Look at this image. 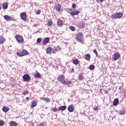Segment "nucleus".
<instances>
[{
	"mask_svg": "<svg viewBox=\"0 0 126 126\" xmlns=\"http://www.w3.org/2000/svg\"><path fill=\"white\" fill-rule=\"evenodd\" d=\"M1 9V7H0V10Z\"/></svg>",
	"mask_w": 126,
	"mask_h": 126,
	"instance_id": "obj_48",
	"label": "nucleus"
},
{
	"mask_svg": "<svg viewBox=\"0 0 126 126\" xmlns=\"http://www.w3.org/2000/svg\"><path fill=\"white\" fill-rule=\"evenodd\" d=\"M17 55L18 57H24V56L28 55V51L26 50H23L21 52H17Z\"/></svg>",
	"mask_w": 126,
	"mask_h": 126,
	"instance_id": "obj_4",
	"label": "nucleus"
},
{
	"mask_svg": "<svg viewBox=\"0 0 126 126\" xmlns=\"http://www.w3.org/2000/svg\"><path fill=\"white\" fill-rule=\"evenodd\" d=\"M2 7L3 9H7V7H8V5L7 4V3H4L2 5Z\"/></svg>",
	"mask_w": 126,
	"mask_h": 126,
	"instance_id": "obj_26",
	"label": "nucleus"
},
{
	"mask_svg": "<svg viewBox=\"0 0 126 126\" xmlns=\"http://www.w3.org/2000/svg\"><path fill=\"white\" fill-rule=\"evenodd\" d=\"M67 110L70 112V113H72V112L74 111V107L73 106V104L70 105L68 107Z\"/></svg>",
	"mask_w": 126,
	"mask_h": 126,
	"instance_id": "obj_8",
	"label": "nucleus"
},
{
	"mask_svg": "<svg viewBox=\"0 0 126 126\" xmlns=\"http://www.w3.org/2000/svg\"><path fill=\"white\" fill-rule=\"evenodd\" d=\"M99 1H100V2H103V1H104V0H99Z\"/></svg>",
	"mask_w": 126,
	"mask_h": 126,
	"instance_id": "obj_42",
	"label": "nucleus"
},
{
	"mask_svg": "<svg viewBox=\"0 0 126 126\" xmlns=\"http://www.w3.org/2000/svg\"><path fill=\"white\" fill-rule=\"evenodd\" d=\"M123 13L121 12H118L112 16L113 19H117V18H122L123 17Z\"/></svg>",
	"mask_w": 126,
	"mask_h": 126,
	"instance_id": "obj_3",
	"label": "nucleus"
},
{
	"mask_svg": "<svg viewBox=\"0 0 126 126\" xmlns=\"http://www.w3.org/2000/svg\"><path fill=\"white\" fill-rule=\"evenodd\" d=\"M78 26L79 28H83L85 27V24H84V23H80L78 24Z\"/></svg>",
	"mask_w": 126,
	"mask_h": 126,
	"instance_id": "obj_25",
	"label": "nucleus"
},
{
	"mask_svg": "<svg viewBox=\"0 0 126 126\" xmlns=\"http://www.w3.org/2000/svg\"><path fill=\"white\" fill-rule=\"evenodd\" d=\"M34 77L36 78H40L41 74H40V73H37V74H34Z\"/></svg>",
	"mask_w": 126,
	"mask_h": 126,
	"instance_id": "obj_27",
	"label": "nucleus"
},
{
	"mask_svg": "<svg viewBox=\"0 0 126 126\" xmlns=\"http://www.w3.org/2000/svg\"><path fill=\"white\" fill-rule=\"evenodd\" d=\"M9 126H17V123L14 121L10 122Z\"/></svg>",
	"mask_w": 126,
	"mask_h": 126,
	"instance_id": "obj_20",
	"label": "nucleus"
},
{
	"mask_svg": "<svg viewBox=\"0 0 126 126\" xmlns=\"http://www.w3.org/2000/svg\"><path fill=\"white\" fill-rule=\"evenodd\" d=\"M21 17L23 20H26V18H27L26 13L23 12L21 13Z\"/></svg>",
	"mask_w": 126,
	"mask_h": 126,
	"instance_id": "obj_11",
	"label": "nucleus"
},
{
	"mask_svg": "<svg viewBox=\"0 0 126 126\" xmlns=\"http://www.w3.org/2000/svg\"><path fill=\"white\" fill-rule=\"evenodd\" d=\"M58 80L60 81L61 83L64 84L65 85H68V84H71L72 83L71 81H65L64 76L63 75H59L58 77Z\"/></svg>",
	"mask_w": 126,
	"mask_h": 126,
	"instance_id": "obj_1",
	"label": "nucleus"
},
{
	"mask_svg": "<svg viewBox=\"0 0 126 126\" xmlns=\"http://www.w3.org/2000/svg\"><path fill=\"white\" fill-rule=\"evenodd\" d=\"M23 79L24 81H27V82H28V81H30L31 80V77L28 74H25L23 76Z\"/></svg>",
	"mask_w": 126,
	"mask_h": 126,
	"instance_id": "obj_6",
	"label": "nucleus"
},
{
	"mask_svg": "<svg viewBox=\"0 0 126 126\" xmlns=\"http://www.w3.org/2000/svg\"><path fill=\"white\" fill-rule=\"evenodd\" d=\"M113 57V59L114 61H118L121 58V54H120V53L117 52L114 54Z\"/></svg>",
	"mask_w": 126,
	"mask_h": 126,
	"instance_id": "obj_7",
	"label": "nucleus"
},
{
	"mask_svg": "<svg viewBox=\"0 0 126 126\" xmlns=\"http://www.w3.org/2000/svg\"><path fill=\"white\" fill-rule=\"evenodd\" d=\"M40 13H41V10L38 9V10H37L36 11V14L37 15H39V14H40Z\"/></svg>",
	"mask_w": 126,
	"mask_h": 126,
	"instance_id": "obj_36",
	"label": "nucleus"
},
{
	"mask_svg": "<svg viewBox=\"0 0 126 126\" xmlns=\"http://www.w3.org/2000/svg\"><path fill=\"white\" fill-rule=\"evenodd\" d=\"M41 100H43V101H44V102H46V103H49V102L51 101L50 98H48V97H41L40 98Z\"/></svg>",
	"mask_w": 126,
	"mask_h": 126,
	"instance_id": "obj_16",
	"label": "nucleus"
},
{
	"mask_svg": "<svg viewBox=\"0 0 126 126\" xmlns=\"http://www.w3.org/2000/svg\"><path fill=\"white\" fill-rule=\"evenodd\" d=\"M78 79L81 81L83 80V76L82 75H79Z\"/></svg>",
	"mask_w": 126,
	"mask_h": 126,
	"instance_id": "obj_30",
	"label": "nucleus"
},
{
	"mask_svg": "<svg viewBox=\"0 0 126 126\" xmlns=\"http://www.w3.org/2000/svg\"><path fill=\"white\" fill-rule=\"evenodd\" d=\"M36 106H37V101L33 100L32 102V105H31L32 108H34L36 107Z\"/></svg>",
	"mask_w": 126,
	"mask_h": 126,
	"instance_id": "obj_19",
	"label": "nucleus"
},
{
	"mask_svg": "<svg viewBox=\"0 0 126 126\" xmlns=\"http://www.w3.org/2000/svg\"><path fill=\"white\" fill-rule=\"evenodd\" d=\"M29 93V92L28 91H25L23 93V95H27V94H28Z\"/></svg>",
	"mask_w": 126,
	"mask_h": 126,
	"instance_id": "obj_39",
	"label": "nucleus"
},
{
	"mask_svg": "<svg viewBox=\"0 0 126 126\" xmlns=\"http://www.w3.org/2000/svg\"><path fill=\"white\" fill-rule=\"evenodd\" d=\"M80 13V11H72L70 13V15L72 16H74V15H77V14H79Z\"/></svg>",
	"mask_w": 126,
	"mask_h": 126,
	"instance_id": "obj_14",
	"label": "nucleus"
},
{
	"mask_svg": "<svg viewBox=\"0 0 126 126\" xmlns=\"http://www.w3.org/2000/svg\"><path fill=\"white\" fill-rule=\"evenodd\" d=\"M58 51H61V47L58 46L57 47H55L52 50V53L55 54L56 52H58Z\"/></svg>",
	"mask_w": 126,
	"mask_h": 126,
	"instance_id": "obj_10",
	"label": "nucleus"
},
{
	"mask_svg": "<svg viewBox=\"0 0 126 126\" xmlns=\"http://www.w3.org/2000/svg\"><path fill=\"white\" fill-rule=\"evenodd\" d=\"M94 54H95L96 57L98 56V52H97V50L96 49H94L93 51Z\"/></svg>",
	"mask_w": 126,
	"mask_h": 126,
	"instance_id": "obj_37",
	"label": "nucleus"
},
{
	"mask_svg": "<svg viewBox=\"0 0 126 126\" xmlns=\"http://www.w3.org/2000/svg\"><path fill=\"white\" fill-rule=\"evenodd\" d=\"M5 42V38L3 37V36L0 35V44H3Z\"/></svg>",
	"mask_w": 126,
	"mask_h": 126,
	"instance_id": "obj_18",
	"label": "nucleus"
},
{
	"mask_svg": "<svg viewBox=\"0 0 126 126\" xmlns=\"http://www.w3.org/2000/svg\"><path fill=\"white\" fill-rule=\"evenodd\" d=\"M89 68L91 70H93V69H95V66L94 65H90Z\"/></svg>",
	"mask_w": 126,
	"mask_h": 126,
	"instance_id": "obj_29",
	"label": "nucleus"
},
{
	"mask_svg": "<svg viewBox=\"0 0 126 126\" xmlns=\"http://www.w3.org/2000/svg\"><path fill=\"white\" fill-rule=\"evenodd\" d=\"M69 28L71 31H75V28L73 26H70Z\"/></svg>",
	"mask_w": 126,
	"mask_h": 126,
	"instance_id": "obj_34",
	"label": "nucleus"
},
{
	"mask_svg": "<svg viewBox=\"0 0 126 126\" xmlns=\"http://www.w3.org/2000/svg\"><path fill=\"white\" fill-rule=\"evenodd\" d=\"M53 24V21L51 20L50 21L48 22V25L50 27L52 26Z\"/></svg>",
	"mask_w": 126,
	"mask_h": 126,
	"instance_id": "obj_31",
	"label": "nucleus"
},
{
	"mask_svg": "<svg viewBox=\"0 0 126 126\" xmlns=\"http://www.w3.org/2000/svg\"><path fill=\"white\" fill-rule=\"evenodd\" d=\"M126 114V111H120L121 115H125Z\"/></svg>",
	"mask_w": 126,
	"mask_h": 126,
	"instance_id": "obj_38",
	"label": "nucleus"
},
{
	"mask_svg": "<svg viewBox=\"0 0 126 126\" xmlns=\"http://www.w3.org/2000/svg\"><path fill=\"white\" fill-rule=\"evenodd\" d=\"M4 125V122L2 120H0V126H3Z\"/></svg>",
	"mask_w": 126,
	"mask_h": 126,
	"instance_id": "obj_35",
	"label": "nucleus"
},
{
	"mask_svg": "<svg viewBox=\"0 0 126 126\" xmlns=\"http://www.w3.org/2000/svg\"><path fill=\"white\" fill-rule=\"evenodd\" d=\"M79 63V61H78V60L76 59L73 61V63L74 64H75L76 65H77V64Z\"/></svg>",
	"mask_w": 126,
	"mask_h": 126,
	"instance_id": "obj_28",
	"label": "nucleus"
},
{
	"mask_svg": "<svg viewBox=\"0 0 126 126\" xmlns=\"http://www.w3.org/2000/svg\"><path fill=\"white\" fill-rule=\"evenodd\" d=\"M4 19H5V20H6V21H11V20H12V17L8 15H4Z\"/></svg>",
	"mask_w": 126,
	"mask_h": 126,
	"instance_id": "obj_12",
	"label": "nucleus"
},
{
	"mask_svg": "<svg viewBox=\"0 0 126 126\" xmlns=\"http://www.w3.org/2000/svg\"><path fill=\"white\" fill-rule=\"evenodd\" d=\"M102 90H103L102 89H100V90H99L100 93H101V92H102Z\"/></svg>",
	"mask_w": 126,
	"mask_h": 126,
	"instance_id": "obj_43",
	"label": "nucleus"
},
{
	"mask_svg": "<svg viewBox=\"0 0 126 126\" xmlns=\"http://www.w3.org/2000/svg\"><path fill=\"white\" fill-rule=\"evenodd\" d=\"M33 26H34V27H35V26H37V25L34 24V25H33Z\"/></svg>",
	"mask_w": 126,
	"mask_h": 126,
	"instance_id": "obj_46",
	"label": "nucleus"
},
{
	"mask_svg": "<svg viewBox=\"0 0 126 126\" xmlns=\"http://www.w3.org/2000/svg\"><path fill=\"white\" fill-rule=\"evenodd\" d=\"M72 8H76V4H73L72 5Z\"/></svg>",
	"mask_w": 126,
	"mask_h": 126,
	"instance_id": "obj_40",
	"label": "nucleus"
},
{
	"mask_svg": "<svg viewBox=\"0 0 126 126\" xmlns=\"http://www.w3.org/2000/svg\"><path fill=\"white\" fill-rule=\"evenodd\" d=\"M96 1H97V2H99L100 1L99 0H96Z\"/></svg>",
	"mask_w": 126,
	"mask_h": 126,
	"instance_id": "obj_45",
	"label": "nucleus"
},
{
	"mask_svg": "<svg viewBox=\"0 0 126 126\" xmlns=\"http://www.w3.org/2000/svg\"><path fill=\"white\" fill-rule=\"evenodd\" d=\"M41 42H42V38H38L37 39V43H38V44H40V43H41Z\"/></svg>",
	"mask_w": 126,
	"mask_h": 126,
	"instance_id": "obj_32",
	"label": "nucleus"
},
{
	"mask_svg": "<svg viewBox=\"0 0 126 126\" xmlns=\"http://www.w3.org/2000/svg\"><path fill=\"white\" fill-rule=\"evenodd\" d=\"M57 24L59 27H62V26H63V21H62V20H58Z\"/></svg>",
	"mask_w": 126,
	"mask_h": 126,
	"instance_id": "obj_21",
	"label": "nucleus"
},
{
	"mask_svg": "<svg viewBox=\"0 0 126 126\" xmlns=\"http://www.w3.org/2000/svg\"><path fill=\"white\" fill-rule=\"evenodd\" d=\"M2 111H3V112H4V113H7V112L9 111V108L8 107L4 106L2 108Z\"/></svg>",
	"mask_w": 126,
	"mask_h": 126,
	"instance_id": "obj_22",
	"label": "nucleus"
},
{
	"mask_svg": "<svg viewBox=\"0 0 126 126\" xmlns=\"http://www.w3.org/2000/svg\"><path fill=\"white\" fill-rule=\"evenodd\" d=\"M55 9L58 11V12H60L61 11V9L62 8V6L60 4L54 6Z\"/></svg>",
	"mask_w": 126,
	"mask_h": 126,
	"instance_id": "obj_13",
	"label": "nucleus"
},
{
	"mask_svg": "<svg viewBox=\"0 0 126 126\" xmlns=\"http://www.w3.org/2000/svg\"><path fill=\"white\" fill-rule=\"evenodd\" d=\"M26 100H29V97H26Z\"/></svg>",
	"mask_w": 126,
	"mask_h": 126,
	"instance_id": "obj_44",
	"label": "nucleus"
},
{
	"mask_svg": "<svg viewBox=\"0 0 126 126\" xmlns=\"http://www.w3.org/2000/svg\"><path fill=\"white\" fill-rule=\"evenodd\" d=\"M119 98H117L114 99V100L113 102V106H117L119 104Z\"/></svg>",
	"mask_w": 126,
	"mask_h": 126,
	"instance_id": "obj_17",
	"label": "nucleus"
},
{
	"mask_svg": "<svg viewBox=\"0 0 126 126\" xmlns=\"http://www.w3.org/2000/svg\"><path fill=\"white\" fill-rule=\"evenodd\" d=\"M15 39L19 44H21V43L24 42L23 36L20 34H17L15 36Z\"/></svg>",
	"mask_w": 126,
	"mask_h": 126,
	"instance_id": "obj_2",
	"label": "nucleus"
},
{
	"mask_svg": "<svg viewBox=\"0 0 126 126\" xmlns=\"http://www.w3.org/2000/svg\"><path fill=\"white\" fill-rule=\"evenodd\" d=\"M69 10H70V11H71V9H70Z\"/></svg>",
	"mask_w": 126,
	"mask_h": 126,
	"instance_id": "obj_47",
	"label": "nucleus"
},
{
	"mask_svg": "<svg viewBox=\"0 0 126 126\" xmlns=\"http://www.w3.org/2000/svg\"><path fill=\"white\" fill-rule=\"evenodd\" d=\"M85 60H86L87 61H89V60H90V59H91L90 54H87V55H85Z\"/></svg>",
	"mask_w": 126,
	"mask_h": 126,
	"instance_id": "obj_24",
	"label": "nucleus"
},
{
	"mask_svg": "<svg viewBox=\"0 0 126 126\" xmlns=\"http://www.w3.org/2000/svg\"><path fill=\"white\" fill-rule=\"evenodd\" d=\"M83 38V34L82 32H79L77 35L76 36V39L78 41V42H81L82 43L81 41H82V38Z\"/></svg>",
	"mask_w": 126,
	"mask_h": 126,
	"instance_id": "obj_5",
	"label": "nucleus"
},
{
	"mask_svg": "<svg viewBox=\"0 0 126 126\" xmlns=\"http://www.w3.org/2000/svg\"><path fill=\"white\" fill-rule=\"evenodd\" d=\"M58 111H60V108H57L56 107L53 108V112H58Z\"/></svg>",
	"mask_w": 126,
	"mask_h": 126,
	"instance_id": "obj_33",
	"label": "nucleus"
},
{
	"mask_svg": "<svg viewBox=\"0 0 126 126\" xmlns=\"http://www.w3.org/2000/svg\"><path fill=\"white\" fill-rule=\"evenodd\" d=\"M49 41H50V38L49 37L45 38L43 41V45H47V44L49 43Z\"/></svg>",
	"mask_w": 126,
	"mask_h": 126,
	"instance_id": "obj_15",
	"label": "nucleus"
},
{
	"mask_svg": "<svg viewBox=\"0 0 126 126\" xmlns=\"http://www.w3.org/2000/svg\"><path fill=\"white\" fill-rule=\"evenodd\" d=\"M66 110V106L63 105L59 107V111H65Z\"/></svg>",
	"mask_w": 126,
	"mask_h": 126,
	"instance_id": "obj_23",
	"label": "nucleus"
},
{
	"mask_svg": "<svg viewBox=\"0 0 126 126\" xmlns=\"http://www.w3.org/2000/svg\"><path fill=\"white\" fill-rule=\"evenodd\" d=\"M98 108L99 107H98V106H96L94 107V111H97V110H98Z\"/></svg>",
	"mask_w": 126,
	"mask_h": 126,
	"instance_id": "obj_41",
	"label": "nucleus"
},
{
	"mask_svg": "<svg viewBox=\"0 0 126 126\" xmlns=\"http://www.w3.org/2000/svg\"><path fill=\"white\" fill-rule=\"evenodd\" d=\"M52 52H53V48L52 47H50L46 48V54L51 55Z\"/></svg>",
	"mask_w": 126,
	"mask_h": 126,
	"instance_id": "obj_9",
	"label": "nucleus"
}]
</instances>
